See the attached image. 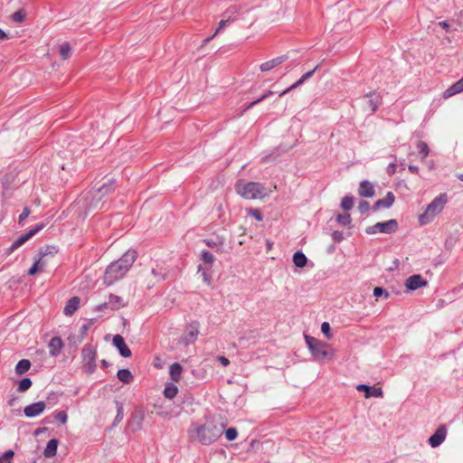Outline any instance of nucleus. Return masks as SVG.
I'll list each match as a JSON object with an SVG mask.
<instances>
[{
	"mask_svg": "<svg viewBox=\"0 0 463 463\" xmlns=\"http://www.w3.org/2000/svg\"><path fill=\"white\" fill-rule=\"evenodd\" d=\"M137 258V252L134 250H128L119 260L110 263L104 272V284L111 286L124 278Z\"/></svg>",
	"mask_w": 463,
	"mask_h": 463,
	"instance_id": "f257e3e1",
	"label": "nucleus"
},
{
	"mask_svg": "<svg viewBox=\"0 0 463 463\" xmlns=\"http://www.w3.org/2000/svg\"><path fill=\"white\" fill-rule=\"evenodd\" d=\"M224 426L207 421L203 425L193 424L190 429V437L203 445H210L218 439L223 433Z\"/></svg>",
	"mask_w": 463,
	"mask_h": 463,
	"instance_id": "f03ea898",
	"label": "nucleus"
},
{
	"mask_svg": "<svg viewBox=\"0 0 463 463\" xmlns=\"http://www.w3.org/2000/svg\"><path fill=\"white\" fill-rule=\"evenodd\" d=\"M236 193L246 200H258L269 196V191L263 184L258 182H246L238 180L235 184Z\"/></svg>",
	"mask_w": 463,
	"mask_h": 463,
	"instance_id": "7ed1b4c3",
	"label": "nucleus"
},
{
	"mask_svg": "<svg viewBox=\"0 0 463 463\" xmlns=\"http://www.w3.org/2000/svg\"><path fill=\"white\" fill-rule=\"evenodd\" d=\"M399 224L395 219H391L386 222H377L374 225L369 226L365 229V232L368 235H373L377 232L384 234H392L398 231Z\"/></svg>",
	"mask_w": 463,
	"mask_h": 463,
	"instance_id": "20e7f679",
	"label": "nucleus"
},
{
	"mask_svg": "<svg viewBox=\"0 0 463 463\" xmlns=\"http://www.w3.org/2000/svg\"><path fill=\"white\" fill-rule=\"evenodd\" d=\"M81 354L83 366L87 369L89 373H93L97 366L95 348L90 345H87L83 347Z\"/></svg>",
	"mask_w": 463,
	"mask_h": 463,
	"instance_id": "39448f33",
	"label": "nucleus"
},
{
	"mask_svg": "<svg viewBox=\"0 0 463 463\" xmlns=\"http://www.w3.org/2000/svg\"><path fill=\"white\" fill-rule=\"evenodd\" d=\"M447 194H440L439 196L434 198L427 206L426 210L435 217L439 214L447 203Z\"/></svg>",
	"mask_w": 463,
	"mask_h": 463,
	"instance_id": "423d86ee",
	"label": "nucleus"
},
{
	"mask_svg": "<svg viewBox=\"0 0 463 463\" xmlns=\"http://www.w3.org/2000/svg\"><path fill=\"white\" fill-rule=\"evenodd\" d=\"M447 427L445 424L439 425L435 432L429 438L428 443L431 448H437L443 443L447 437Z\"/></svg>",
	"mask_w": 463,
	"mask_h": 463,
	"instance_id": "0eeeda50",
	"label": "nucleus"
},
{
	"mask_svg": "<svg viewBox=\"0 0 463 463\" xmlns=\"http://www.w3.org/2000/svg\"><path fill=\"white\" fill-rule=\"evenodd\" d=\"M199 328H200V324L197 321H194V322L190 323L187 326L185 332L184 334L183 343L184 345H189V344L194 343L199 335Z\"/></svg>",
	"mask_w": 463,
	"mask_h": 463,
	"instance_id": "6e6552de",
	"label": "nucleus"
},
{
	"mask_svg": "<svg viewBox=\"0 0 463 463\" xmlns=\"http://www.w3.org/2000/svg\"><path fill=\"white\" fill-rule=\"evenodd\" d=\"M44 228V224L41 223L36 225L34 228L28 231L25 234L20 236L16 241H14L10 247V250H14L22 246L25 241L34 236L38 232L42 231Z\"/></svg>",
	"mask_w": 463,
	"mask_h": 463,
	"instance_id": "1a4fd4ad",
	"label": "nucleus"
},
{
	"mask_svg": "<svg viewBox=\"0 0 463 463\" xmlns=\"http://www.w3.org/2000/svg\"><path fill=\"white\" fill-rule=\"evenodd\" d=\"M427 285L428 281L423 279L420 274L411 275L405 280V287L407 289L411 291L422 287H426Z\"/></svg>",
	"mask_w": 463,
	"mask_h": 463,
	"instance_id": "9d476101",
	"label": "nucleus"
},
{
	"mask_svg": "<svg viewBox=\"0 0 463 463\" xmlns=\"http://www.w3.org/2000/svg\"><path fill=\"white\" fill-rule=\"evenodd\" d=\"M46 408V404L44 402H38L32 404L27 405L24 409V413L27 418H33L44 411Z\"/></svg>",
	"mask_w": 463,
	"mask_h": 463,
	"instance_id": "9b49d317",
	"label": "nucleus"
},
{
	"mask_svg": "<svg viewBox=\"0 0 463 463\" xmlns=\"http://www.w3.org/2000/svg\"><path fill=\"white\" fill-rule=\"evenodd\" d=\"M41 257L38 260H36L33 265L28 270V274L30 276L35 275L38 272L43 271L47 266V260L45 257L47 256V249L45 250H41L40 251Z\"/></svg>",
	"mask_w": 463,
	"mask_h": 463,
	"instance_id": "f8f14e48",
	"label": "nucleus"
},
{
	"mask_svg": "<svg viewBox=\"0 0 463 463\" xmlns=\"http://www.w3.org/2000/svg\"><path fill=\"white\" fill-rule=\"evenodd\" d=\"M112 342H113L114 346L118 350L121 356H123L125 358L131 356V351L128 348V346L127 345V344L125 343L124 338L120 335H116L113 337Z\"/></svg>",
	"mask_w": 463,
	"mask_h": 463,
	"instance_id": "ddd939ff",
	"label": "nucleus"
},
{
	"mask_svg": "<svg viewBox=\"0 0 463 463\" xmlns=\"http://www.w3.org/2000/svg\"><path fill=\"white\" fill-rule=\"evenodd\" d=\"M356 389L360 392H365V398L375 397L382 398L383 396V392L382 388L370 386L366 384H359Z\"/></svg>",
	"mask_w": 463,
	"mask_h": 463,
	"instance_id": "4468645a",
	"label": "nucleus"
},
{
	"mask_svg": "<svg viewBox=\"0 0 463 463\" xmlns=\"http://www.w3.org/2000/svg\"><path fill=\"white\" fill-rule=\"evenodd\" d=\"M395 201V196L392 192H388L384 198L376 201L373 205V211H378L382 208H390Z\"/></svg>",
	"mask_w": 463,
	"mask_h": 463,
	"instance_id": "2eb2a0df",
	"label": "nucleus"
},
{
	"mask_svg": "<svg viewBox=\"0 0 463 463\" xmlns=\"http://www.w3.org/2000/svg\"><path fill=\"white\" fill-rule=\"evenodd\" d=\"M286 60H287V57L284 56V55L278 56L276 58H273V59H271L269 61H267L261 63L260 65V70L262 72L269 71L272 69H274V68L278 67L279 65L282 64Z\"/></svg>",
	"mask_w": 463,
	"mask_h": 463,
	"instance_id": "dca6fc26",
	"label": "nucleus"
},
{
	"mask_svg": "<svg viewBox=\"0 0 463 463\" xmlns=\"http://www.w3.org/2000/svg\"><path fill=\"white\" fill-rule=\"evenodd\" d=\"M358 194L361 197H373L375 194L374 187L368 180L360 183Z\"/></svg>",
	"mask_w": 463,
	"mask_h": 463,
	"instance_id": "f3484780",
	"label": "nucleus"
},
{
	"mask_svg": "<svg viewBox=\"0 0 463 463\" xmlns=\"http://www.w3.org/2000/svg\"><path fill=\"white\" fill-rule=\"evenodd\" d=\"M335 352L329 345L320 342V360L332 361L335 357Z\"/></svg>",
	"mask_w": 463,
	"mask_h": 463,
	"instance_id": "a211bd4d",
	"label": "nucleus"
},
{
	"mask_svg": "<svg viewBox=\"0 0 463 463\" xmlns=\"http://www.w3.org/2000/svg\"><path fill=\"white\" fill-rule=\"evenodd\" d=\"M80 298L72 297L66 303L63 312L66 316H71L80 307Z\"/></svg>",
	"mask_w": 463,
	"mask_h": 463,
	"instance_id": "6ab92c4d",
	"label": "nucleus"
},
{
	"mask_svg": "<svg viewBox=\"0 0 463 463\" xmlns=\"http://www.w3.org/2000/svg\"><path fill=\"white\" fill-rule=\"evenodd\" d=\"M366 97L369 99V107L371 108L372 112L374 113L382 104V97L376 91L366 94Z\"/></svg>",
	"mask_w": 463,
	"mask_h": 463,
	"instance_id": "aec40b11",
	"label": "nucleus"
},
{
	"mask_svg": "<svg viewBox=\"0 0 463 463\" xmlns=\"http://www.w3.org/2000/svg\"><path fill=\"white\" fill-rule=\"evenodd\" d=\"M108 301L110 310H118L124 307L127 305V303L121 297L114 294H110L109 296Z\"/></svg>",
	"mask_w": 463,
	"mask_h": 463,
	"instance_id": "412c9836",
	"label": "nucleus"
},
{
	"mask_svg": "<svg viewBox=\"0 0 463 463\" xmlns=\"http://www.w3.org/2000/svg\"><path fill=\"white\" fill-rule=\"evenodd\" d=\"M183 367L178 363H174L170 365L169 374L173 382L178 383L181 380Z\"/></svg>",
	"mask_w": 463,
	"mask_h": 463,
	"instance_id": "4be33fe9",
	"label": "nucleus"
},
{
	"mask_svg": "<svg viewBox=\"0 0 463 463\" xmlns=\"http://www.w3.org/2000/svg\"><path fill=\"white\" fill-rule=\"evenodd\" d=\"M49 353L52 356H56L61 352L62 342L59 337H52L49 343Z\"/></svg>",
	"mask_w": 463,
	"mask_h": 463,
	"instance_id": "5701e85b",
	"label": "nucleus"
},
{
	"mask_svg": "<svg viewBox=\"0 0 463 463\" xmlns=\"http://www.w3.org/2000/svg\"><path fill=\"white\" fill-rule=\"evenodd\" d=\"M317 68V66H316L313 70H311V71H307V73H305L298 80H297L289 88H288L285 90H283L282 92H280L279 97L284 96L289 90L297 88L298 86L302 84L304 81H306L307 79H309L314 74V72L316 71Z\"/></svg>",
	"mask_w": 463,
	"mask_h": 463,
	"instance_id": "b1692460",
	"label": "nucleus"
},
{
	"mask_svg": "<svg viewBox=\"0 0 463 463\" xmlns=\"http://www.w3.org/2000/svg\"><path fill=\"white\" fill-rule=\"evenodd\" d=\"M58 448V440L56 439H52L48 441L46 448L43 450V455L45 458H52L57 453Z\"/></svg>",
	"mask_w": 463,
	"mask_h": 463,
	"instance_id": "393cba45",
	"label": "nucleus"
},
{
	"mask_svg": "<svg viewBox=\"0 0 463 463\" xmlns=\"http://www.w3.org/2000/svg\"><path fill=\"white\" fill-rule=\"evenodd\" d=\"M117 376L123 383H130L133 380V375L128 369H120L118 371Z\"/></svg>",
	"mask_w": 463,
	"mask_h": 463,
	"instance_id": "a878e982",
	"label": "nucleus"
},
{
	"mask_svg": "<svg viewBox=\"0 0 463 463\" xmlns=\"http://www.w3.org/2000/svg\"><path fill=\"white\" fill-rule=\"evenodd\" d=\"M31 367V362L27 359H23L18 362L15 366V373L18 375L25 373Z\"/></svg>",
	"mask_w": 463,
	"mask_h": 463,
	"instance_id": "bb28decb",
	"label": "nucleus"
},
{
	"mask_svg": "<svg viewBox=\"0 0 463 463\" xmlns=\"http://www.w3.org/2000/svg\"><path fill=\"white\" fill-rule=\"evenodd\" d=\"M337 223L343 227L351 228L352 218L349 213L337 214L335 218Z\"/></svg>",
	"mask_w": 463,
	"mask_h": 463,
	"instance_id": "cd10ccee",
	"label": "nucleus"
},
{
	"mask_svg": "<svg viewBox=\"0 0 463 463\" xmlns=\"http://www.w3.org/2000/svg\"><path fill=\"white\" fill-rule=\"evenodd\" d=\"M151 274L153 275L156 281L164 280L166 276L165 269L159 265H157L156 268L152 269Z\"/></svg>",
	"mask_w": 463,
	"mask_h": 463,
	"instance_id": "c85d7f7f",
	"label": "nucleus"
},
{
	"mask_svg": "<svg viewBox=\"0 0 463 463\" xmlns=\"http://www.w3.org/2000/svg\"><path fill=\"white\" fill-rule=\"evenodd\" d=\"M178 388L174 383H167L164 390V395L167 399H173L176 396Z\"/></svg>",
	"mask_w": 463,
	"mask_h": 463,
	"instance_id": "c756f323",
	"label": "nucleus"
},
{
	"mask_svg": "<svg viewBox=\"0 0 463 463\" xmlns=\"http://www.w3.org/2000/svg\"><path fill=\"white\" fill-rule=\"evenodd\" d=\"M305 340L312 354L317 357L318 341L312 336L305 335Z\"/></svg>",
	"mask_w": 463,
	"mask_h": 463,
	"instance_id": "7c9ffc66",
	"label": "nucleus"
},
{
	"mask_svg": "<svg viewBox=\"0 0 463 463\" xmlns=\"http://www.w3.org/2000/svg\"><path fill=\"white\" fill-rule=\"evenodd\" d=\"M307 257L301 251H297L296 253H294L293 262L297 267H298V268L304 267L307 264Z\"/></svg>",
	"mask_w": 463,
	"mask_h": 463,
	"instance_id": "2f4dec72",
	"label": "nucleus"
},
{
	"mask_svg": "<svg viewBox=\"0 0 463 463\" xmlns=\"http://www.w3.org/2000/svg\"><path fill=\"white\" fill-rule=\"evenodd\" d=\"M417 148L419 150V154H420L421 159H425L429 156L430 149H429V146L426 142L419 141L417 143Z\"/></svg>",
	"mask_w": 463,
	"mask_h": 463,
	"instance_id": "473e14b6",
	"label": "nucleus"
},
{
	"mask_svg": "<svg viewBox=\"0 0 463 463\" xmlns=\"http://www.w3.org/2000/svg\"><path fill=\"white\" fill-rule=\"evenodd\" d=\"M354 207V197L352 195H345L341 201V208L345 211L351 210Z\"/></svg>",
	"mask_w": 463,
	"mask_h": 463,
	"instance_id": "72a5a7b5",
	"label": "nucleus"
},
{
	"mask_svg": "<svg viewBox=\"0 0 463 463\" xmlns=\"http://www.w3.org/2000/svg\"><path fill=\"white\" fill-rule=\"evenodd\" d=\"M113 184L114 180H109L108 182L104 183L101 187L98 188L96 192L101 195L107 194L112 190Z\"/></svg>",
	"mask_w": 463,
	"mask_h": 463,
	"instance_id": "f704fd0d",
	"label": "nucleus"
},
{
	"mask_svg": "<svg viewBox=\"0 0 463 463\" xmlns=\"http://www.w3.org/2000/svg\"><path fill=\"white\" fill-rule=\"evenodd\" d=\"M71 48L68 43H63L60 48V55L62 59L66 60L71 56Z\"/></svg>",
	"mask_w": 463,
	"mask_h": 463,
	"instance_id": "c9c22d12",
	"label": "nucleus"
},
{
	"mask_svg": "<svg viewBox=\"0 0 463 463\" xmlns=\"http://www.w3.org/2000/svg\"><path fill=\"white\" fill-rule=\"evenodd\" d=\"M201 260L205 263V264H209L210 266L213 265V263L214 262V256L209 252V251H206V250H203L202 251L201 253Z\"/></svg>",
	"mask_w": 463,
	"mask_h": 463,
	"instance_id": "e433bc0d",
	"label": "nucleus"
},
{
	"mask_svg": "<svg viewBox=\"0 0 463 463\" xmlns=\"http://www.w3.org/2000/svg\"><path fill=\"white\" fill-rule=\"evenodd\" d=\"M322 333L329 340L333 337L332 329L328 322H323L320 326Z\"/></svg>",
	"mask_w": 463,
	"mask_h": 463,
	"instance_id": "4c0bfd02",
	"label": "nucleus"
},
{
	"mask_svg": "<svg viewBox=\"0 0 463 463\" xmlns=\"http://www.w3.org/2000/svg\"><path fill=\"white\" fill-rule=\"evenodd\" d=\"M433 216L426 210L423 213L419 216V222L420 225H425L433 220Z\"/></svg>",
	"mask_w": 463,
	"mask_h": 463,
	"instance_id": "58836bf2",
	"label": "nucleus"
},
{
	"mask_svg": "<svg viewBox=\"0 0 463 463\" xmlns=\"http://www.w3.org/2000/svg\"><path fill=\"white\" fill-rule=\"evenodd\" d=\"M32 386V381L30 378H24L19 382L18 391L25 392Z\"/></svg>",
	"mask_w": 463,
	"mask_h": 463,
	"instance_id": "ea45409f",
	"label": "nucleus"
},
{
	"mask_svg": "<svg viewBox=\"0 0 463 463\" xmlns=\"http://www.w3.org/2000/svg\"><path fill=\"white\" fill-rule=\"evenodd\" d=\"M373 296L375 298L383 297L384 298L387 299L389 298L390 294L385 288H383L382 287H376L373 289Z\"/></svg>",
	"mask_w": 463,
	"mask_h": 463,
	"instance_id": "a19ab883",
	"label": "nucleus"
},
{
	"mask_svg": "<svg viewBox=\"0 0 463 463\" xmlns=\"http://www.w3.org/2000/svg\"><path fill=\"white\" fill-rule=\"evenodd\" d=\"M108 311H111L110 307L109 306V301H106L104 303L97 305L93 307V312H96V313H99V312L107 313Z\"/></svg>",
	"mask_w": 463,
	"mask_h": 463,
	"instance_id": "79ce46f5",
	"label": "nucleus"
},
{
	"mask_svg": "<svg viewBox=\"0 0 463 463\" xmlns=\"http://www.w3.org/2000/svg\"><path fill=\"white\" fill-rule=\"evenodd\" d=\"M54 419L57 421L61 422V424H65L68 420V416H67L66 411H57L56 413H54Z\"/></svg>",
	"mask_w": 463,
	"mask_h": 463,
	"instance_id": "37998d69",
	"label": "nucleus"
},
{
	"mask_svg": "<svg viewBox=\"0 0 463 463\" xmlns=\"http://www.w3.org/2000/svg\"><path fill=\"white\" fill-rule=\"evenodd\" d=\"M14 451L9 449L6 450L4 455L0 458V463H11L13 458H14Z\"/></svg>",
	"mask_w": 463,
	"mask_h": 463,
	"instance_id": "c03bdc74",
	"label": "nucleus"
},
{
	"mask_svg": "<svg viewBox=\"0 0 463 463\" xmlns=\"http://www.w3.org/2000/svg\"><path fill=\"white\" fill-rule=\"evenodd\" d=\"M198 271L199 272H202V276H203V280L210 285L211 284V280H212V277L211 275L208 273V269H203L201 265L198 266Z\"/></svg>",
	"mask_w": 463,
	"mask_h": 463,
	"instance_id": "a18cd8bd",
	"label": "nucleus"
},
{
	"mask_svg": "<svg viewBox=\"0 0 463 463\" xmlns=\"http://www.w3.org/2000/svg\"><path fill=\"white\" fill-rule=\"evenodd\" d=\"M25 18V13L22 10L17 11L12 14V19L15 23H22Z\"/></svg>",
	"mask_w": 463,
	"mask_h": 463,
	"instance_id": "49530a36",
	"label": "nucleus"
},
{
	"mask_svg": "<svg viewBox=\"0 0 463 463\" xmlns=\"http://www.w3.org/2000/svg\"><path fill=\"white\" fill-rule=\"evenodd\" d=\"M238 436L237 430L235 428H230L225 431V437L228 440H234Z\"/></svg>",
	"mask_w": 463,
	"mask_h": 463,
	"instance_id": "de8ad7c7",
	"label": "nucleus"
},
{
	"mask_svg": "<svg viewBox=\"0 0 463 463\" xmlns=\"http://www.w3.org/2000/svg\"><path fill=\"white\" fill-rule=\"evenodd\" d=\"M331 236L333 241L336 243H340L345 240L344 232L340 231H334Z\"/></svg>",
	"mask_w": 463,
	"mask_h": 463,
	"instance_id": "09e8293b",
	"label": "nucleus"
},
{
	"mask_svg": "<svg viewBox=\"0 0 463 463\" xmlns=\"http://www.w3.org/2000/svg\"><path fill=\"white\" fill-rule=\"evenodd\" d=\"M458 90L455 89L454 84H452L450 87H449L444 92H443V98L448 99L450 98L456 94H458Z\"/></svg>",
	"mask_w": 463,
	"mask_h": 463,
	"instance_id": "8fccbe9b",
	"label": "nucleus"
},
{
	"mask_svg": "<svg viewBox=\"0 0 463 463\" xmlns=\"http://www.w3.org/2000/svg\"><path fill=\"white\" fill-rule=\"evenodd\" d=\"M248 213L255 218L257 221H262V214L258 209H249Z\"/></svg>",
	"mask_w": 463,
	"mask_h": 463,
	"instance_id": "3c124183",
	"label": "nucleus"
},
{
	"mask_svg": "<svg viewBox=\"0 0 463 463\" xmlns=\"http://www.w3.org/2000/svg\"><path fill=\"white\" fill-rule=\"evenodd\" d=\"M358 209L361 213H365L370 209V203L367 201H361L358 205Z\"/></svg>",
	"mask_w": 463,
	"mask_h": 463,
	"instance_id": "603ef678",
	"label": "nucleus"
},
{
	"mask_svg": "<svg viewBox=\"0 0 463 463\" xmlns=\"http://www.w3.org/2000/svg\"><path fill=\"white\" fill-rule=\"evenodd\" d=\"M273 92L271 90H269L267 91L265 94H263L260 98H259L258 99L252 101L251 103H250L247 107V109H250L251 107H253L254 105L258 104L259 102L262 101L263 99H265L266 98H268L269 96H270Z\"/></svg>",
	"mask_w": 463,
	"mask_h": 463,
	"instance_id": "864d4df0",
	"label": "nucleus"
},
{
	"mask_svg": "<svg viewBox=\"0 0 463 463\" xmlns=\"http://www.w3.org/2000/svg\"><path fill=\"white\" fill-rule=\"evenodd\" d=\"M396 165H397V163L395 162H391L387 168H386V173L388 174V175H392L395 174L396 172Z\"/></svg>",
	"mask_w": 463,
	"mask_h": 463,
	"instance_id": "5fc2aeb1",
	"label": "nucleus"
},
{
	"mask_svg": "<svg viewBox=\"0 0 463 463\" xmlns=\"http://www.w3.org/2000/svg\"><path fill=\"white\" fill-rule=\"evenodd\" d=\"M30 215V210L28 207H25L22 213L19 216V222H22L24 220H25Z\"/></svg>",
	"mask_w": 463,
	"mask_h": 463,
	"instance_id": "6e6d98bb",
	"label": "nucleus"
},
{
	"mask_svg": "<svg viewBox=\"0 0 463 463\" xmlns=\"http://www.w3.org/2000/svg\"><path fill=\"white\" fill-rule=\"evenodd\" d=\"M455 89L458 90V93L463 91V80L460 79L458 81L454 83Z\"/></svg>",
	"mask_w": 463,
	"mask_h": 463,
	"instance_id": "4d7b16f0",
	"label": "nucleus"
},
{
	"mask_svg": "<svg viewBox=\"0 0 463 463\" xmlns=\"http://www.w3.org/2000/svg\"><path fill=\"white\" fill-rule=\"evenodd\" d=\"M229 22V20H222L220 23H219V26L218 28L216 29L215 31V34H217L222 29H223L225 27V25L227 24V23Z\"/></svg>",
	"mask_w": 463,
	"mask_h": 463,
	"instance_id": "13d9d810",
	"label": "nucleus"
},
{
	"mask_svg": "<svg viewBox=\"0 0 463 463\" xmlns=\"http://www.w3.org/2000/svg\"><path fill=\"white\" fill-rule=\"evenodd\" d=\"M439 25L440 27H442L444 30H446L447 32H449L450 25H449V24L447 21L439 22Z\"/></svg>",
	"mask_w": 463,
	"mask_h": 463,
	"instance_id": "bf43d9fd",
	"label": "nucleus"
},
{
	"mask_svg": "<svg viewBox=\"0 0 463 463\" xmlns=\"http://www.w3.org/2000/svg\"><path fill=\"white\" fill-rule=\"evenodd\" d=\"M408 169L409 171L411 173V174H419V167L417 165H408Z\"/></svg>",
	"mask_w": 463,
	"mask_h": 463,
	"instance_id": "052dcab7",
	"label": "nucleus"
},
{
	"mask_svg": "<svg viewBox=\"0 0 463 463\" xmlns=\"http://www.w3.org/2000/svg\"><path fill=\"white\" fill-rule=\"evenodd\" d=\"M218 360L219 362L223 365V366H227L230 364V361L229 359H227L226 357L224 356H219L218 357Z\"/></svg>",
	"mask_w": 463,
	"mask_h": 463,
	"instance_id": "680f3d73",
	"label": "nucleus"
},
{
	"mask_svg": "<svg viewBox=\"0 0 463 463\" xmlns=\"http://www.w3.org/2000/svg\"><path fill=\"white\" fill-rule=\"evenodd\" d=\"M7 38H8L7 34L3 30L0 29V40H5Z\"/></svg>",
	"mask_w": 463,
	"mask_h": 463,
	"instance_id": "e2e57ef3",
	"label": "nucleus"
},
{
	"mask_svg": "<svg viewBox=\"0 0 463 463\" xmlns=\"http://www.w3.org/2000/svg\"><path fill=\"white\" fill-rule=\"evenodd\" d=\"M399 165L401 166V171L405 169V162H404V160L401 161Z\"/></svg>",
	"mask_w": 463,
	"mask_h": 463,
	"instance_id": "0e129e2a",
	"label": "nucleus"
},
{
	"mask_svg": "<svg viewBox=\"0 0 463 463\" xmlns=\"http://www.w3.org/2000/svg\"><path fill=\"white\" fill-rule=\"evenodd\" d=\"M389 157H391V158L392 159V162H395V163H397V157H396V156H395V155H392H392H390V156H389Z\"/></svg>",
	"mask_w": 463,
	"mask_h": 463,
	"instance_id": "69168bd1",
	"label": "nucleus"
},
{
	"mask_svg": "<svg viewBox=\"0 0 463 463\" xmlns=\"http://www.w3.org/2000/svg\"><path fill=\"white\" fill-rule=\"evenodd\" d=\"M101 364H102L104 367H106V366H108V365H109V363H108L106 360H102V361H101Z\"/></svg>",
	"mask_w": 463,
	"mask_h": 463,
	"instance_id": "338daca9",
	"label": "nucleus"
},
{
	"mask_svg": "<svg viewBox=\"0 0 463 463\" xmlns=\"http://www.w3.org/2000/svg\"><path fill=\"white\" fill-rule=\"evenodd\" d=\"M458 179L463 182V174L458 175Z\"/></svg>",
	"mask_w": 463,
	"mask_h": 463,
	"instance_id": "774afa93",
	"label": "nucleus"
}]
</instances>
